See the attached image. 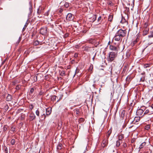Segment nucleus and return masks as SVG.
<instances>
[{"label":"nucleus","instance_id":"1","mask_svg":"<svg viewBox=\"0 0 153 153\" xmlns=\"http://www.w3.org/2000/svg\"><path fill=\"white\" fill-rule=\"evenodd\" d=\"M117 54L115 52H111L109 54L108 57L107 59L108 61L110 62H111L113 61L117 57Z\"/></svg>","mask_w":153,"mask_h":153},{"label":"nucleus","instance_id":"2","mask_svg":"<svg viewBox=\"0 0 153 153\" xmlns=\"http://www.w3.org/2000/svg\"><path fill=\"white\" fill-rule=\"evenodd\" d=\"M147 108L144 106H141L140 108L137 109L136 112V114L137 116H141L143 117V111H145Z\"/></svg>","mask_w":153,"mask_h":153},{"label":"nucleus","instance_id":"3","mask_svg":"<svg viewBox=\"0 0 153 153\" xmlns=\"http://www.w3.org/2000/svg\"><path fill=\"white\" fill-rule=\"evenodd\" d=\"M122 38L125 37L127 34V31L126 30L122 29L119 30L117 32Z\"/></svg>","mask_w":153,"mask_h":153},{"label":"nucleus","instance_id":"4","mask_svg":"<svg viewBox=\"0 0 153 153\" xmlns=\"http://www.w3.org/2000/svg\"><path fill=\"white\" fill-rule=\"evenodd\" d=\"M47 32V28L46 27H42L40 29V33L42 35H45Z\"/></svg>","mask_w":153,"mask_h":153},{"label":"nucleus","instance_id":"5","mask_svg":"<svg viewBox=\"0 0 153 153\" xmlns=\"http://www.w3.org/2000/svg\"><path fill=\"white\" fill-rule=\"evenodd\" d=\"M114 39L115 40L117 41L121 42L122 40V38L117 33L115 34V36H114Z\"/></svg>","mask_w":153,"mask_h":153},{"label":"nucleus","instance_id":"6","mask_svg":"<svg viewBox=\"0 0 153 153\" xmlns=\"http://www.w3.org/2000/svg\"><path fill=\"white\" fill-rule=\"evenodd\" d=\"M152 109V108H149L148 109H146L145 110V111L144 113L143 114V116H144L145 115L149 114H151L153 113V111H151V110Z\"/></svg>","mask_w":153,"mask_h":153},{"label":"nucleus","instance_id":"7","mask_svg":"<svg viewBox=\"0 0 153 153\" xmlns=\"http://www.w3.org/2000/svg\"><path fill=\"white\" fill-rule=\"evenodd\" d=\"M36 116L33 113H30L29 116V120L30 121H32L35 119Z\"/></svg>","mask_w":153,"mask_h":153},{"label":"nucleus","instance_id":"8","mask_svg":"<svg viewBox=\"0 0 153 153\" xmlns=\"http://www.w3.org/2000/svg\"><path fill=\"white\" fill-rule=\"evenodd\" d=\"M46 116H48L51 113L52 111V108L50 107H49L46 109Z\"/></svg>","mask_w":153,"mask_h":153},{"label":"nucleus","instance_id":"9","mask_svg":"<svg viewBox=\"0 0 153 153\" xmlns=\"http://www.w3.org/2000/svg\"><path fill=\"white\" fill-rule=\"evenodd\" d=\"M108 143V141L107 140H104L101 144V147L104 148L106 146Z\"/></svg>","mask_w":153,"mask_h":153},{"label":"nucleus","instance_id":"10","mask_svg":"<svg viewBox=\"0 0 153 153\" xmlns=\"http://www.w3.org/2000/svg\"><path fill=\"white\" fill-rule=\"evenodd\" d=\"M91 48L90 47H89L86 45H85L82 47V48L83 50L86 52H88L90 51Z\"/></svg>","mask_w":153,"mask_h":153},{"label":"nucleus","instance_id":"11","mask_svg":"<svg viewBox=\"0 0 153 153\" xmlns=\"http://www.w3.org/2000/svg\"><path fill=\"white\" fill-rule=\"evenodd\" d=\"M66 18L68 21H70L72 19V15L71 13H68L67 15Z\"/></svg>","mask_w":153,"mask_h":153},{"label":"nucleus","instance_id":"12","mask_svg":"<svg viewBox=\"0 0 153 153\" xmlns=\"http://www.w3.org/2000/svg\"><path fill=\"white\" fill-rule=\"evenodd\" d=\"M140 119V117H134V120L131 122V123L135 124V123L139 121Z\"/></svg>","mask_w":153,"mask_h":153},{"label":"nucleus","instance_id":"13","mask_svg":"<svg viewBox=\"0 0 153 153\" xmlns=\"http://www.w3.org/2000/svg\"><path fill=\"white\" fill-rule=\"evenodd\" d=\"M133 78V76L131 75H130L126 77V81L128 82H129Z\"/></svg>","mask_w":153,"mask_h":153},{"label":"nucleus","instance_id":"14","mask_svg":"<svg viewBox=\"0 0 153 153\" xmlns=\"http://www.w3.org/2000/svg\"><path fill=\"white\" fill-rule=\"evenodd\" d=\"M118 140L120 141H122V139L124 138V135L122 134H119L118 135Z\"/></svg>","mask_w":153,"mask_h":153},{"label":"nucleus","instance_id":"15","mask_svg":"<svg viewBox=\"0 0 153 153\" xmlns=\"http://www.w3.org/2000/svg\"><path fill=\"white\" fill-rule=\"evenodd\" d=\"M149 29H144V30L143 31V36H145L149 33Z\"/></svg>","mask_w":153,"mask_h":153},{"label":"nucleus","instance_id":"16","mask_svg":"<svg viewBox=\"0 0 153 153\" xmlns=\"http://www.w3.org/2000/svg\"><path fill=\"white\" fill-rule=\"evenodd\" d=\"M6 99L7 101H10L12 99V96L10 94H8L6 97Z\"/></svg>","mask_w":153,"mask_h":153},{"label":"nucleus","instance_id":"17","mask_svg":"<svg viewBox=\"0 0 153 153\" xmlns=\"http://www.w3.org/2000/svg\"><path fill=\"white\" fill-rule=\"evenodd\" d=\"M44 112L43 113H42V114L41 116H40V118L42 120H44L46 117V114H45V113H44V111H43Z\"/></svg>","mask_w":153,"mask_h":153},{"label":"nucleus","instance_id":"18","mask_svg":"<svg viewBox=\"0 0 153 153\" xmlns=\"http://www.w3.org/2000/svg\"><path fill=\"white\" fill-rule=\"evenodd\" d=\"M62 149V145L61 143H59L58 144L57 147L56 149L59 151V150H61Z\"/></svg>","mask_w":153,"mask_h":153},{"label":"nucleus","instance_id":"19","mask_svg":"<svg viewBox=\"0 0 153 153\" xmlns=\"http://www.w3.org/2000/svg\"><path fill=\"white\" fill-rule=\"evenodd\" d=\"M110 49L112 51H117V48L115 46H114L113 45H111L109 46Z\"/></svg>","mask_w":153,"mask_h":153},{"label":"nucleus","instance_id":"20","mask_svg":"<svg viewBox=\"0 0 153 153\" xmlns=\"http://www.w3.org/2000/svg\"><path fill=\"white\" fill-rule=\"evenodd\" d=\"M34 88H35V87H34L30 88V91L29 92V95H31L32 94L34 91Z\"/></svg>","mask_w":153,"mask_h":153},{"label":"nucleus","instance_id":"21","mask_svg":"<svg viewBox=\"0 0 153 153\" xmlns=\"http://www.w3.org/2000/svg\"><path fill=\"white\" fill-rule=\"evenodd\" d=\"M133 6L132 4L130 5V4L127 5V7H126V8L128 9V10H132L133 8L134 4H133Z\"/></svg>","mask_w":153,"mask_h":153},{"label":"nucleus","instance_id":"22","mask_svg":"<svg viewBox=\"0 0 153 153\" xmlns=\"http://www.w3.org/2000/svg\"><path fill=\"white\" fill-rule=\"evenodd\" d=\"M112 130L111 129H110L107 132V134L106 135V137L107 138V139H108L111 133Z\"/></svg>","mask_w":153,"mask_h":153},{"label":"nucleus","instance_id":"23","mask_svg":"<svg viewBox=\"0 0 153 153\" xmlns=\"http://www.w3.org/2000/svg\"><path fill=\"white\" fill-rule=\"evenodd\" d=\"M102 19L101 16H100L98 17L97 20V24H101V23L102 21Z\"/></svg>","mask_w":153,"mask_h":153},{"label":"nucleus","instance_id":"24","mask_svg":"<svg viewBox=\"0 0 153 153\" xmlns=\"http://www.w3.org/2000/svg\"><path fill=\"white\" fill-rule=\"evenodd\" d=\"M120 22L122 23H127L126 19H125L124 18L123 16L122 17V19Z\"/></svg>","mask_w":153,"mask_h":153},{"label":"nucleus","instance_id":"25","mask_svg":"<svg viewBox=\"0 0 153 153\" xmlns=\"http://www.w3.org/2000/svg\"><path fill=\"white\" fill-rule=\"evenodd\" d=\"M107 4L110 6H113L114 5V3L112 2V1L110 0H108L107 2Z\"/></svg>","mask_w":153,"mask_h":153},{"label":"nucleus","instance_id":"26","mask_svg":"<svg viewBox=\"0 0 153 153\" xmlns=\"http://www.w3.org/2000/svg\"><path fill=\"white\" fill-rule=\"evenodd\" d=\"M57 97L55 95H54V96H51V100L53 102L54 101L56 100V98Z\"/></svg>","mask_w":153,"mask_h":153},{"label":"nucleus","instance_id":"27","mask_svg":"<svg viewBox=\"0 0 153 153\" xmlns=\"http://www.w3.org/2000/svg\"><path fill=\"white\" fill-rule=\"evenodd\" d=\"M96 15H93V16L92 17V22H94L96 20Z\"/></svg>","mask_w":153,"mask_h":153},{"label":"nucleus","instance_id":"28","mask_svg":"<svg viewBox=\"0 0 153 153\" xmlns=\"http://www.w3.org/2000/svg\"><path fill=\"white\" fill-rule=\"evenodd\" d=\"M40 113V110L39 108H38L36 111V114L38 117L39 116V114Z\"/></svg>","mask_w":153,"mask_h":153},{"label":"nucleus","instance_id":"29","mask_svg":"<svg viewBox=\"0 0 153 153\" xmlns=\"http://www.w3.org/2000/svg\"><path fill=\"white\" fill-rule=\"evenodd\" d=\"M145 145L146 143L145 142H143L142 143L140 146L139 147V149H141L143 148V147Z\"/></svg>","mask_w":153,"mask_h":153},{"label":"nucleus","instance_id":"30","mask_svg":"<svg viewBox=\"0 0 153 153\" xmlns=\"http://www.w3.org/2000/svg\"><path fill=\"white\" fill-rule=\"evenodd\" d=\"M113 19V16L110 15L108 18V20L109 21L111 22Z\"/></svg>","mask_w":153,"mask_h":153},{"label":"nucleus","instance_id":"31","mask_svg":"<svg viewBox=\"0 0 153 153\" xmlns=\"http://www.w3.org/2000/svg\"><path fill=\"white\" fill-rule=\"evenodd\" d=\"M148 26V24L147 23L145 22L144 23L143 25V28L144 29H149V28L147 27Z\"/></svg>","mask_w":153,"mask_h":153},{"label":"nucleus","instance_id":"32","mask_svg":"<svg viewBox=\"0 0 153 153\" xmlns=\"http://www.w3.org/2000/svg\"><path fill=\"white\" fill-rule=\"evenodd\" d=\"M39 44V42L38 41H34L33 43L34 45L36 46Z\"/></svg>","mask_w":153,"mask_h":153},{"label":"nucleus","instance_id":"33","mask_svg":"<svg viewBox=\"0 0 153 153\" xmlns=\"http://www.w3.org/2000/svg\"><path fill=\"white\" fill-rule=\"evenodd\" d=\"M120 141L119 140H117L116 142V146L117 147H118L120 146Z\"/></svg>","mask_w":153,"mask_h":153},{"label":"nucleus","instance_id":"34","mask_svg":"<svg viewBox=\"0 0 153 153\" xmlns=\"http://www.w3.org/2000/svg\"><path fill=\"white\" fill-rule=\"evenodd\" d=\"M79 68L78 67H77L76 68V71H75V74H74V77L75 76V75L76 74L78 73L79 72Z\"/></svg>","mask_w":153,"mask_h":153},{"label":"nucleus","instance_id":"35","mask_svg":"<svg viewBox=\"0 0 153 153\" xmlns=\"http://www.w3.org/2000/svg\"><path fill=\"white\" fill-rule=\"evenodd\" d=\"M64 6L66 8H68L69 7V3L66 2L65 3Z\"/></svg>","mask_w":153,"mask_h":153},{"label":"nucleus","instance_id":"36","mask_svg":"<svg viewBox=\"0 0 153 153\" xmlns=\"http://www.w3.org/2000/svg\"><path fill=\"white\" fill-rule=\"evenodd\" d=\"M150 128V126L149 125H148L145 126V129L148 130Z\"/></svg>","mask_w":153,"mask_h":153},{"label":"nucleus","instance_id":"37","mask_svg":"<svg viewBox=\"0 0 153 153\" xmlns=\"http://www.w3.org/2000/svg\"><path fill=\"white\" fill-rule=\"evenodd\" d=\"M15 140L14 139H12L11 141V143L12 145H14L15 143Z\"/></svg>","mask_w":153,"mask_h":153},{"label":"nucleus","instance_id":"38","mask_svg":"<svg viewBox=\"0 0 153 153\" xmlns=\"http://www.w3.org/2000/svg\"><path fill=\"white\" fill-rule=\"evenodd\" d=\"M44 94V92L42 91H40L39 93L37 95V96L38 97L39 96L42 95Z\"/></svg>","mask_w":153,"mask_h":153},{"label":"nucleus","instance_id":"39","mask_svg":"<svg viewBox=\"0 0 153 153\" xmlns=\"http://www.w3.org/2000/svg\"><path fill=\"white\" fill-rule=\"evenodd\" d=\"M9 108V106L7 104L4 107V108L6 111H7Z\"/></svg>","mask_w":153,"mask_h":153},{"label":"nucleus","instance_id":"40","mask_svg":"<svg viewBox=\"0 0 153 153\" xmlns=\"http://www.w3.org/2000/svg\"><path fill=\"white\" fill-rule=\"evenodd\" d=\"M150 66V65L149 64H146L144 65V67L145 68H146L148 67H149Z\"/></svg>","mask_w":153,"mask_h":153},{"label":"nucleus","instance_id":"41","mask_svg":"<svg viewBox=\"0 0 153 153\" xmlns=\"http://www.w3.org/2000/svg\"><path fill=\"white\" fill-rule=\"evenodd\" d=\"M151 33L152 34L148 36L149 38L153 37V30L151 32Z\"/></svg>","mask_w":153,"mask_h":153},{"label":"nucleus","instance_id":"42","mask_svg":"<svg viewBox=\"0 0 153 153\" xmlns=\"http://www.w3.org/2000/svg\"><path fill=\"white\" fill-rule=\"evenodd\" d=\"M76 114L78 115L79 113V109H76L75 110Z\"/></svg>","mask_w":153,"mask_h":153},{"label":"nucleus","instance_id":"43","mask_svg":"<svg viewBox=\"0 0 153 153\" xmlns=\"http://www.w3.org/2000/svg\"><path fill=\"white\" fill-rule=\"evenodd\" d=\"M84 119L83 118H81L79 119V121L81 122H83L84 121Z\"/></svg>","mask_w":153,"mask_h":153},{"label":"nucleus","instance_id":"44","mask_svg":"<svg viewBox=\"0 0 153 153\" xmlns=\"http://www.w3.org/2000/svg\"><path fill=\"white\" fill-rule=\"evenodd\" d=\"M137 42V39H136V40H135L133 42V44H132V45H134L135 44H136Z\"/></svg>","mask_w":153,"mask_h":153},{"label":"nucleus","instance_id":"45","mask_svg":"<svg viewBox=\"0 0 153 153\" xmlns=\"http://www.w3.org/2000/svg\"><path fill=\"white\" fill-rule=\"evenodd\" d=\"M63 96V95H61L60 98H59V99L56 102H59L60 100H61L62 99Z\"/></svg>","mask_w":153,"mask_h":153},{"label":"nucleus","instance_id":"46","mask_svg":"<svg viewBox=\"0 0 153 153\" xmlns=\"http://www.w3.org/2000/svg\"><path fill=\"white\" fill-rule=\"evenodd\" d=\"M7 128L5 126H4L3 127V131H7Z\"/></svg>","mask_w":153,"mask_h":153},{"label":"nucleus","instance_id":"47","mask_svg":"<svg viewBox=\"0 0 153 153\" xmlns=\"http://www.w3.org/2000/svg\"><path fill=\"white\" fill-rule=\"evenodd\" d=\"M33 108V106L32 105H31L29 106V108L31 110H32Z\"/></svg>","mask_w":153,"mask_h":153},{"label":"nucleus","instance_id":"48","mask_svg":"<svg viewBox=\"0 0 153 153\" xmlns=\"http://www.w3.org/2000/svg\"><path fill=\"white\" fill-rule=\"evenodd\" d=\"M20 86L19 85H17L16 87V90H19L20 89Z\"/></svg>","mask_w":153,"mask_h":153},{"label":"nucleus","instance_id":"49","mask_svg":"<svg viewBox=\"0 0 153 153\" xmlns=\"http://www.w3.org/2000/svg\"><path fill=\"white\" fill-rule=\"evenodd\" d=\"M93 66L92 65H91L89 67V70H90L91 71L93 69Z\"/></svg>","mask_w":153,"mask_h":153},{"label":"nucleus","instance_id":"50","mask_svg":"<svg viewBox=\"0 0 153 153\" xmlns=\"http://www.w3.org/2000/svg\"><path fill=\"white\" fill-rule=\"evenodd\" d=\"M144 81V77H141L140 79V81L143 82Z\"/></svg>","mask_w":153,"mask_h":153},{"label":"nucleus","instance_id":"51","mask_svg":"<svg viewBox=\"0 0 153 153\" xmlns=\"http://www.w3.org/2000/svg\"><path fill=\"white\" fill-rule=\"evenodd\" d=\"M96 53H95L93 57L92 58V59L93 61H94V60L95 58V56H96Z\"/></svg>","mask_w":153,"mask_h":153},{"label":"nucleus","instance_id":"52","mask_svg":"<svg viewBox=\"0 0 153 153\" xmlns=\"http://www.w3.org/2000/svg\"><path fill=\"white\" fill-rule=\"evenodd\" d=\"M78 54L77 53H76L74 54V57H75V58H76L78 57Z\"/></svg>","mask_w":153,"mask_h":153},{"label":"nucleus","instance_id":"53","mask_svg":"<svg viewBox=\"0 0 153 153\" xmlns=\"http://www.w3.org/2000/svg\"><path fill=\"white\" fill-rule=\"evenodd\" d=\"M11 130L14 132L15 131V128L13 127H12L11 128Z\"/></svg>","mask_w":153,"mask_h":153},{"label":"nucleus","instance_id":"54","mask_svg":"<svg viewBox=\"0 0 153 153\" xmlns=\"http://www.w3.org/2000/svg\"><path fill=\"white\" fill-rule=\"evenodd\" d=\"M127 144L126 143H124V144H123V146L124 147V148H126V147H127Z\"/></svg>","mask_w":153,"mask_h":153},{"label":"nucleus","instance_id":"55","mask_svg":"<svg viewBox=\"0 0 153 153\" xmlns=\"http://www.w3.org/2000/svg\"><path fill=\"white\" fill-rule=\"evenodd\" d=\"M49 10L47 11V13H45V16H48V12H49Z\"/></svg>","mask_w":153,"mask_h":153},{"label":"nucleus","instance_id":"56","mask_svg":"<svg viewBox=\"0 0 153 153\" xmlns=\"http://www.w3.org/2000/svg\"><path fill=\"white\" fill-rule=\"evenodd\" d=\"M28 24L27 23H26L25 25L24 26V27H25V28H26V27H27Z\"/></svg>","mask_w":153,"mask_h":153},{"label":"nucleus","instance_id":"57","mask_svg":"<svg viewBox=\"0 0 153 153\" xmlns=\"http://www.w3.org/2000/svg\"><path fill=\"white\" fill-rule=\"evenodd\" d=\"M124 112H122V113L121 116H122V115H123V116H124Z\"/></svg>","mask_w":153,"mask_h":153},{"label":"nucleus","instance_id":"58","mask_svg":"<svg viewBox=\"0 0 153 153\" xmlns=\"http://www.w3.org/2000/svg\"><path fill=\"white\" fill-rule=\"evenodd\" d=\"M35 35V33H33L32 35V37H33V36H34Z\"/></svg>","mask_w":153,"mask_h":153},{"label":"nucleus","instance_id":"59","mask_svg":"<svg viewBox=\"0 0 153 153\" xmlns=\"http://www.w3.org/2000/svg\"><path fill=\"white\" fill-rule=\"evenodd\" d=\"M79 45H75V48H78Z\"/></svg>","mask_w":153,"mask_h":153},{"label":"nucleus","instance_id":"60","mask_svg":"<svg viewBox=\"0 0 153 153\" xmlns=\"http://www.w3.org/2000/svg\"><path fill=\"white\" fill-rule=\"evenodd\" d=\"M6 151H7V148H5L4 149V151L5 152H6Z\"/></svg>","mask_w":153,"mask_h":153},{"label":"nucleus","instance_id":"61","mask_svg":"<svg viewBox=\"0 0 153 153\" xmlns=\"http://www.w3.org/2000/svg\"><path fill=\"white\" fill-rule=\"evenodd\" d=\"M150 108H152V109H153V104L152 105L151 107Z\"/></svg>","mask_w":153,"mask_h":153},{"label":"nucleus","instance_id":"62","mask_svg":"<svg viewBox=\"0 0 153 153\" xmlns=\"http://www.w3.org/2000/svg\"><path fill=\"white\" fill-rule=\"evenodd\" d=\"M134 140H131V143H134Z\"/></svg>","mask_w":153,"mask_h":153},{"label":"nucleus","instance_id":"63","mask_svg":"<svg viewBox=\"0 0 153 153\" xmlns=\"http://www.w3.org/2000/svg\"><path fill=\"white\" fill-rule=\"evenodd\" d=\"M47 75L45 76V79H47Z\"/></svg>","mask_w":153,"mask_h":153},{"label":"nucleus","instance_id":"64","mask_svg":"<svg viewBox=\"0 0 153 153\" xmlns=\"http://www.w3.org/2000/svg\"><path fill=\"white\" fill-rule=\"evenodd\" d=\"M68 36V34H65V36L66 37H67V36Z\"/></svg>","mask_w":153,"mask_h":153}]
</instances>
